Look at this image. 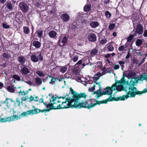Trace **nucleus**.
Returning <instances> with one entry per match:
<instances>
[{
    "label": "nucleus",
    "mask_w": 147,
    "mask_h": 147,
    "mask_svg": "<svg viewBox=\"0 0 147 147\" xmlns=\"http://www.w3.org/2000/svg\"><path fill=\"white\" fill-rule=\"evenodd\" d=\"M98 53V49L96 48L94 49L91 50L90 51V55L91 56L93 57L96 55Z\"/></svg>",
    "instance_id": "25"
},
{
    "label": "nucleus",
    "mask_w": 147,
    "mask_h": 147,
    "mask_svg": "<svg viewBox=\"0 0 147 147\" xmlns=\"http://www.w3.org/2000/svg\"><path fill=\"white\" fill-rule=\"evenodd\" d=\"M78 25L77 23H74L69 26L71 30H74L77 28Z\"/></svg>",
    "instance_id": "34"
},
{
    "label": "nucleus",
    "mask_w": 147,
    "mask_h": 147,
    "mask_svg": "<svg viewBox=\"0 0 147 147\" xmlns=\"http://www.w3.org/2000/svg\"><path fill=\"white\" fill-rule=\"evenodd\" d=\"M60 18L64 22H67L70 19V17L69 15L67 13L63 14L60 16Z\"/></svg>",
    "instance_id": "17"
},
{
    "label": "nucleus",
    "mask_w": 147,
    "mask_h": 147,
    "mask_svg": "<svg viewBox=\"0 0 147 147\" xmlns=\"http://www.w3.org/2000/svg\"><path fill=\"white\" fill-rule=\"evenodd\" d=\"M3 57L7 59L9 58L10 57L9 55L6 53H3Z\"/></svg>",
    "instance_id": "47"
},
{
    "label": "nucleus",
    "mask_w": 147,
    "mask_h": 147,
    "mask_svg": "<svg viewBox=\"0 0 147 147\" xmlns=\"http://www.w3.org/2000/svg\"><path fill=\"white\" fill-rule=\"evenodd\" d=\"M119 63L120 65L122 68H123L124 66V64L125 63V62L123 61H119Z\"/></svg>",
    "instance_id": "49"
},
{
    "label": "nucleus",
    "mask_w": 147,
    "mask_h": 147,
    "mask_svg": "<svg viewBox=\"0 0 147 147\" xmlns=\"http://www.w3.org/2000/svg\"><path fill=\"white\" fill-rule=\"evenodd\" d=\"M15 101L13 100L12 98H6L5 101L2 100L0 101V107L5 103L6 104L7 108L10 109L12 105L15 103Z\"/></svg>",
    "instance_id": "11"
},
{
    "label": "nucleus",
    "mask_w": 147,
    "mask_h": 147,
    "mask_svg": "<svg viewBox=\"0 0 147 147\" xmlns=\"http://www.w3.org/2000/svg\"><path fill=\"white\" fill-rule=\"evenodd\" d=\"M142 43V40L141 39H138L136 42V45L137 46H140Z\"/></svg>",
    "instance_id": "40"
},
{
    "label": "nucleus",
    "mask_w": 147,
    "mask_h": 147,
    "mask_svg": "<svg viewBox=\"0 0 147 147\" xmlns=\"http://www.w3.org/2000/svg\"><path fill=\"white\" fill-rule=\"evenodd\" d=\"M95 85H94L93 87H91V88H90L89 89V92H92L94 91L95 89Z\"/></svg>",
    "instance_id": "54"
},
{
    "label": "nucleus",
    "mask_w": 147,
    "mask_h": 147,
    "mask_svg": "<svg viewBox=\"0 0 147 147\" xmlns=\"http://www.w3.org/2000/svg\"><path fill=\"white\" fill-rule=\"evenodd\" d=\"M67 70V67L65 66H63L61 67L59 69V71L63 73L65 72Z\"/></svg>",
    "instance_id": "37"
},
{
    "label": "nucleus",
    "mask_w": 147,
    "mask_h": 147,
    "mask_svg": "<svg viewBox=\"0 0 147 147\" xmlns=\"http://www.w3.org/2000/svg\"><path fill=\"white\" fill-rule=\"evenodd\" d=\"M106 46L108 50L109 51H112L114 49V48L112 44L111 43H109L107 44L106 45Z\"/></svg>",
    "instance_id": "27"
},
{
    "label": "nucleus",
    "mask_w": 147,
    "mask_h": 147,
    "mask_svg": "<svg viewBox=\"0 0 147 147\" xmlns=\"http://www.w3.org/2000/svg\"><path fill=\"white\" fill-rule=\"evenodd\" d=\"M144 80L147 82V74L140 75L139 77H135L131 78L129 83L127 84L129 86L128 88L129 90L128 92H134L137 91L138 90L136 88L134 87L136 84L138 83L139 80L143 81Z\"/></svg>",
    "instance_id": "1"
},
{
    "label": "nucleus",
    "mask_w": 147,
    "mask_h": 147,
    "mask_svg": "<svg viewBox=\"0 0 147 147\" xmlns=\"http://www.w3.org/2000/svg\"><path fill=\"white\" fill-rule=\"evenodd\" d=\"M18 94L20 95L24 96L26 94L24 90H20V91L18 92Z\"/></svg>",
    "instance_id": "46"
},
{
    "label": "nucleus",
    "mask_w": 147,
    "mask_h": 147,
    "mask_svg": "<svg viewBox=\"0 0 147 147\" xmlns=\"http://www.w3.org/2000/svg\"><path fill=\"white\" fill-rule=\"evenodd\" d=\"M43 31L42 30H38L36 31L35 33V34H37L38 35V37L39 38H41V36H42L43 34Z\"/></svg>",
    "instance_id": "35"
},
{
    "label": "nucleus",
    "mask_w": 147,
    "mask_h": 147,
    "mask_svg": "<svg viewBox=\"0 0 147 147\" xmlns=\"http://www.w3.org/2000/svg\"><path fill=\"white\" fill-rule=\"evenodd\" d=\"M48 104H47L46 105V107L47 108H48L49 107V109H44L43 110V111L45 113L46 112H49L50 110H51L53 109V106H51L52 105V102H50Z\"/></svg>",
    "instance_id": "24"
},
{
    "label": "nucleus",
    "mask_w": 147,
    "mask_h": 147,
    "mask_svg": "<svg viewBox=\"0 0 147 147\" xmlns=\"http://www.w3.org/2000/svg\"><path fill=\"white\" fill-rule=\"evenodd\" d=\"M93 107H94L95 106H96L97 105H100L102 104H107V101L105 100H100V101H98L97 100H96V99L93 98Z\"/></svg>",
    "instance_id": "18"
},
{
    "label": "nucleus",
    "mask_w": 147,
    "mask_h": 147,
    "mask_svg": "<svg viewBox=\"0 0 147 147\" xmlns=\"http://www.w3.org/2000/svg\"><path fill=\"white\" fill-rule=\"evenodd\" d=\"M12 78L18 81H20L21 80L20 76L18 75H13L12 76Z\"/></svg>",
    "instance_id": "41"
},
{
    "label": "nucleus",
    "mask_w": 147,
    "mask_h": 147,
    "mask_svg": "<svg viewBox=\"0 0 147 147\" xmlns=\"http://www.w3.org/2000/svg\"><path fill=\"white\" fill-rule=\"evenodd\" d=\"M90 25L92 28H95L99 25V23L97 21H92L90 23Z\"/></svg>",
    "instance_id": "22"
},
{
    "label": "nucleus",
    "mask_w": 147,
    "mask_h": 147,
    "mask_svg": "<svg viewBox=\"0 0 147 147\" xmlns=\"http://www.w3.org/2000/svg\"><path fill=\"white\" fill-rule=\"evenodd\" d=\"M88 39L90 42H94L96 40V36L94 33H91L89 34Z\"/></svg>",
    "instance_id": "16"
},
{
    "label": "nucleus",
    "mask_w": 147,
    "mask_h": 147,
    "mask_svg": "<svg viewBox=\"0 0 147 147\" xmlns=\"http://www.w3.org/2000/svg\"><path fill=\"white\" fill-rule=\"evenodd\" d=\"M61 102L62 104L61 105V109L74 107L70 100V97H68L66 98L65 101H61Z\"/></svg>",
    "instance_id": "9"
},
{
    "label": "nucleus",
    "mask_w": 147,
    "mask_h": 147,
    "mask_svg": "<svg viewBox=\"0 0 147 147\" xmlns=\"http://www.w3.org/2000/svg\"><path fill=\"white\" fill-rule=\"evenodd\" d=\"M34 98L31 95L29 98L30 99V102L34 100Z\"/></svg>",
    "instance_id": "63"
},
{
    "label": "nucleus",
    "mask_w": 147,
    "mask_h": 147,
    "mask_svg": "<svg viewBox=\"0 0 147 147\" xmlns=\"http://www.w3.org/2000/svg\"><path fill=\"white\" fill-rule=\"evenodd\" d=\"M16 101L17 103H18V106H20V99L19 98H16Z\"/></svg>",
    "instance_id": "60"
},
{
    "label": "nucleus",
    "mask_w": 147,
    "mask_h": 147,
    "mask_svg": "<svg viewBox=\"0 0 147 147\" xmlns=\"http://www.w3.org/2000/svg\"><path fill=\"white\" fill-rule=\"evenodd\" d=\"M33 107L34 108V109L29 110L26 111L22 113L20 115V119L24 117H27L28 115H30L31 114L34 115V114H37L40 112L42 113L44 112V111H43V110H40L38 108H35L34 107Z\"/></svg>",
    "instance_id": "6"
},
{
    "label": "nucleus",
    "mask_w": 147,
    "mask_h": 147,
    "mask_svg": "<svg viewBox=\"0 0 147 147\" xmlns=\"http://www.w3.org/2000/svg\"><path fill=\"white\" fill-rule=\"evenodd\" d=\"M87 95L85 93H76L73 95L72 98L70 97V100L72 103L74 102V104L73 105L74 108H77L79 107V103H78L79 100L80 99L82 98H86Z\"/></svg>",
    "instance_id": "2"
},
{
    "label": "nucleus",
    "mask_w": 147,
    "mask_h": 147,
    "mask_svg": "<svg viewBox=\"0 0 147 147\" xmlns=\"http://www.w3.org/2000/svg\"><path fill=\"white\" fill-rule=\"evenodd\" d=\"M23 15L21 13H17L15 15V19H17L18 22H21L22 20H23Z\"/></svg>",
    "instance_id": "21"
},
{
    "label": "nucleus",
    "mask_w": 147,
    "mask_h": 147,
    "mask_svg": "<svg viewBox=\"0 0 147 147\" xmlns=\"http://www.w3.org/2000/svg\"><path fill=\"white\" fill-rule=\"evenodd\" d=\"M48 77L51 79V81L49 83L50 84H53L55 81H56V80H55V78H54V77L52 76H51L50 75H48L47 78H47Z\"/></svg>",
    "instance_id": "32"
},
{
    "label": "nucleus",
    "mask_w": 147,
    "mask_h": 147,
    "mask_svg": "<svg viewBox=\"0 0 147 147\" xmlns=\"http://www.w3.org/2000/svg\"><path fill=\"white\" fill-rule=\"evenodd\" d=\"M78 59V56H77V55H75L74 57L72 59V60H73V61H74V62H76L77 61Z\"/></svg>",
    "instance_id": "50"
},
{
    "label": "nucleus",
    "mask_w": 147,
    "mask_h": 147,
    "mask_svg": "<svg viewBox=\"0 0 147 147\" xmlns=\"http://www.w3.org/2000/svg\"><path fill=\"white\" fill-rule=\"evenodd\" d=\"M23 28L24 33L28 34L29 33L30 30L28 27L26 26H24Z\"/></svg>",
    "instance_id": "36"
},
{
    "label": "nucleus",
    "mask_w": 147,
    "mask_h": 147,
    "mask_svg": "<svg viewBox=\"0 0 147 147\" xmlns=\"http://www.w3.org/2000/svg\"><path fill=\"white\" fill-rule=\"evenodd\" d=\"M20 115H13V116L2 118H0V122H5L7 121H13L15 120H17L20 119Z\"/></svg>",
    "instance_id": "10"
},
{
    "label": "nucleus",
    "mask_w": 147,
    "mask_h": 147,
    "mask_svg": "<svg viewBox=\"0 0 147 147\" xmlns=\"http://www.w3.org/2000/svg\"><path fill=\"white\" fill-rule=\"evenodd\" d=\"M147 92V86L146 88L144 89L142 91H140L138 90L137 91L133 92H129V93H131L130 96V97H134L136 95H141Z\"/></svg>",
    "instance_id": "15"
},
{
    "label": "nucleus",
    "mask_w": 147,
    "mask_h": 147,
    "mask_svg": "<svg viewBox=\"0 0 147 147\" xmlns=\"http://www.w3.org/2000/svg\"><path fill=\"white\" fill-rule=\"evenodd\" d=\"M131 54L129 52H128L127 55L125 57V58L127 59H128L130 57V56Z\"/></svg>",
    "instance_id": "64"
},
{
    "label": "nucleus",
    "mask_w": 147,
    "mask_h": 147,
    "mask_svg": "<svg viewBox=\"0 0 147 147\" xmlns=\"http://www.w3.org/2000/svg\"><path fill=\"white\" fill-rule=\"evenodd\" d=\"M102 66V63L101 61H98L97 63V67L100 68Z\"/></svg>",
    "instance_id": "43"
},
{
    "label": "nucleus",
    "mask_w": 147,
    "mask_h": 147,
    "mask_svg": "<svg viewBox=\"0 0 147 147\" xmlns=\"http://www.w3.org/2000/svg\"><path fill=\"white\" fill-rule=\"evenodd\" d=\"M35 5L36 7H39L41 5L40 3L39 2H37L35 3Z\"/></svg>",
    "instance_id": "61"
},
{
    "label": "nucleus",
    "mask_w": 147,
    "mask_h": 147,
    "mask_svg": "<svg viewBox=\"0 0 147 147\" xmlns=\"http://www.w3.org/2000/svg\"><path fill=\"white\" fill-rule=\"evenodd\" d=\"M124 46L122 45L121 46L119 47L118 48V50L119 51H121L124 49Z\"/></svg>",
    "instance_id": "55"
},
{
    "label": "nucleus",
    "mask_w": 147,
    "mask_h": 147,
    "mask_svg": "<svg viewBox=\"0 0 147 147\" xmlns=\"http://www.w3.org/2000/svg\"><path fill=\"white\" fill-rule=\"evenodd\" d=\"M63 78L61 76L59 78H55V80H56V81L57 80H58L60 82L62 80Z\"/></svg>",
    "instance_id": "57"
},
{
    "label": "nucleus",
    "mask_w": 147,
    "mask_h": 147,
    "mask_svg": "<svg viewBox=\"0 0 147 147\" xmlns=\"http://www.w3.org/2000/svg\"><path fill=\"white\" fill-rule=\"evenodd\" d=\"M82 59H81L79 61L75 64V66L77 68H78L79 66V65L82 64V65L83 66H85L86 65V64H85L84 63H82Z\"/></svg>",
    "instance_id": "31"
},
{
    "label": "nucleus",
    "mask_w": 147,
    "mask_h": 147,
    "mask_svg": "<svg viewBox=\"0 0 147 147\" xmlns=\"http://www.w3.org/2000/svg\"><path fill=\"white\" fill-rule=\"evenodd\" d=\"M26 83L29 84L30 86L33 85L34 86H35V84H33V83L31 81H28Z\"/></svg>",
    "instance_id": "53"
},
{
    "label": "nucleus",
    "mask_w": 147,
    "mask_h": 147,
    "mask_svg": "<svg viewBox=\"0 0 147 147\" xmlns=\"http://www.w3.org/2000/svg\"><path fill=\"white\" fill-rule=\"evenodd\" d=\"M93 98L86 100L84 102L79 103V108H84L89 109L94 107Z\"/></svg>",
    "instance_id": "4"
},
{
    "label": "nucleus",
    "mask_w": 147,
    "mask_h": 147,
    "mask_svg": "<svg viewBox=\"0 0 147 147\" xmlns=\"http://www.w3.org/2000/svg\"><path fill=\"white\" fill-rule=\"evenodd\" d=\"M128 92H127V94L123 95L122 96H120L118 97L115 98L114 97H113L112 94L109 95V97L108 98L105 100L107 101V103L108 102H111L113 101H118L119 100H124L127 99L129 97H130L129 95L130 96L131 93H129Z\"/></svg>",
    "instance_id": "7"
},
{
    "label": "nucleus",
    "mask_w": 147,
    "mask_h": 147,
    "mask_svg": "<svg viewBox=\"0 0 147 147\" xmlns=\"http://www.w3.org/2000/svg\"><path fill=\"white\" fill-rule=\"evenodd\" d=\"M18 6L23 12L26 13L28 12L29 7L27 3L24 2H21L19 3Z\"/></svg>",
    "instance_id": "14"
},
{
    "label": "nucleus",
    "mask_w": 147,
    "mask_h": 147,
    "mask_svg": "<svg viewBox=\"0 0 147 147\" xmlns=\"http://www.w3.org/2000/svg\"><path fill=\"white\" fill-rule=\"evenodd\" d=\"M102 88L100 86V87L99 88V89H98L97 91H94V93H93V94H96L97 95L99 94H100V91L101 89Z\"/></svg>",
    "instance_id": "45"
},
{
    "label": "nucleus",
    "mask_w": 147,
    "mask_h": 147,
    "mask_svg": "<svg viewBox=\"0 0 147 147\" xmlns=\"http://www.w3.org/2000/svg\"><path fill=\"white\" fill-rule=\"evenodd\" d=\"M119 65L115 64L114 67V68L115 70L118 69L119 68Z\"/></svg>",
    "instance_id": "58"
},
{
    "label": "nucleus",
    "mask_w": 147,
    "mask_h": 147,
    "mask_svg": "<svg viewBox=\"0 0 147 147\" xmlns=\"http://www.w3.org/2000/svg\"><path fill=\"white\" fill-rule=\"evenodd\" d=\"M33 46L36 49L39 48L41 46V43L40 42L38 41H34L32 43Z\"/></svg>",
    "instance_id": "23"
},
{
    "label": "nucleus",
    "mask_w": 147,
    "mask_h": 147,
    "mask_svg": "<svg viewBox=\"0 0 147 147\" xmlns=\"http://www.w3.org/2000/svg\"><path fill=\"white\" fill-rule=\"evenodd\" d=\"M48 35L50 37L54 38L56 36L57 33L55 31L52 30L49 32Z\"/></svg>",
    "instance_id": "26"
},
{
    "label": "nucleus",
    "mask_w": 147,
    "mask_h": 147,
    "mask_svg": "<svg viewBox=\"0 0 147 147\" xmlns=\"http://www.w3.org/2000/svg\"><path fill=\"white\" fill-rule=\"evenodd\" d=\"M143 26L140 24L139 23L136 26V31L133 30L131 33H134L136 34L140 35L143 33Z\"/></svg>",
    "instance_id": "13"
},
{
    "label": "nucleus",
    "mask_w": 147,
    "mask_h": 147,
    "mask_svg": "<svg viewBox=\"0 0 147 147\" xmlns=\"http://www.w3.org/2000/svg\"><path fill=\"white\" fill-rule=\"evenodd\" d=\"M17 60L21 64V65H24L26 61V59L24 56H19L17 59Z\"/></svg>",
    "instance_id": "19"
},
{
    "label": "nucleus",
    "mask_w": 147,
    "mask_h": 147,
    "mask_svg": "<svg viewBox=\"0 0 147 147\" xmlns=\"http://www.w3.org/2000/svg\"><path fill=\"white\" fill-rule=\"evenodd\" d=\"M105 15L106 18H108L111 16V14L108 11H106L105 12Z\"/></svg>",
    "instance_id": "42"
},
{
    "label": "nucleus",
    "mask_w": 147,
    "mask_h": 147,
    "mask_svg": "<svg viewBox=\"0 0 147 147\" xmlns=\"http://www.w3.org/2000/svg\"><path fill=\"white\" fill-rule=\"evenodd\" d=\"M107 42V40L106 38L104 37L102 38L101 40H100V43L101 44H104Z\"/></svg>",
    "instance_id": "38"
},
{
    "label": "nucleus",
    "mask_w": 147,
    "mask_h": 147,
    "mask_svg": "<svg viewBox=\"0 0 147 147\" xmlns=\"http://www.w3.org/2000/svg\"><path fill=\"white\" fill-rule=\"evenodd\" d=\"M36 73L40 77L44 76H45V74L41 71H37L36 72Z\"/></svg>",
    "instance_id": "39"
},
{
    "label": "nucleus",
    "mask_w": 147,
    "mask_h": 147,
    "mask_svg": "<svg viewBox=\"0 0 147 147\" xmlns=\"http://www.w3.org/2000/svg\"><path fill=\"white\" fill-rule=\"evenodd\" d=\"M143 35L145 37H147V30L144 31L143 34Z\"/></svg>",
    "instance_id": "62"
},
{
    "label": "nucleus",
    "mask_w": 147,
    "mask_h": 147,
    "mask_svg": "<svg viewBox=\"0 0 147 147\" xmlns=\"http://www.w3.org/2000/svg\"><path fill=\"white\" fill-rule=\"evenodd\" d=\"M3 28L7 29L9 28L10 26L9 25H7L5 23H3Z\"/></svg>",
    "instance_id": "51"
},
{
    "label": "nucleus",
    "mask_w": 147,
    "mask_h": 147,
    "mask_svg": "<svg viewBox=\"0 0 147 147\" xmlns=\"http://www.w3.org/2000/svg\"><path fill=\"white\" fill-rule=\"evenodd\" d=\"M34 81L35 82V86H36L38 87L41 85L42 83V81L41 79L39 77L35 78Z\"/></svg>",
    "instance_id": "20"
},
{
    "label": "nucleus",
    "mask_w": 147,
    "mask_h": 147,
    "mask_svg": "<svg viewBox=\"0 0 147 147\" xmlns=\"http://www.w3.org/2000/svg\"><path fill=\"white\" fill-rule=\"evenodd\" d=\"M20 67V71L22 75L26 76L30 73L29 69L25 65H21Z\"/></svg>",
    "instance_id": "12"
},
{
    "label": "nucleus",
    "mask_w": 147,
    "mask_h": 147,
    "mask_svg": "<svg viewBox=\"0 0 147 147\" xmlns=\"http://www.w3.org/2000/svg\"><path fill=\"white\" fill-rule=\"evenodd\" d=\"M110 0H103L104 4L106 5L110 3Z\"/></svg>",
    "instance_id": "59"
},
{
    "label": "nucleus",
    "mask_w": 147,
    "mask_h": 147,
    "mask_svg": "<svg viewBox=\"0 0 147 147\" xmlns=\"http://www.w3.org/2000/svg\"><path fill=\"white\" fill-rule=\"evenodd\" d=\"M132 35L131 34L127 38V42H129L133 39L134 36H135L136 34L134 33H132Z\"/></svg>",
    "instance_id": "33"
},
{
    "label": "nucleus",
    "mask_w": 147,
    "mask_h": 147,
    "mask_svg": "<svg viewBox=\"0 0 147 147\" xmlns=\"http://www.w3.org/2000/svg\"><path fill=\"white\" fill-rule=\"evenodd\" d=\"M123 88V85H117L116 84H114L111 87H107L104 89V91L102 92L103 95H110L112 94L113 90L116 89L119 91H121Z\"/></svg>",
    "instance_id": "3"
},
{
    "label": "nucleus",
    "mask_w": 147,
    "mask_h": 147,
    "mask_svg": "<svg viewBox=\"0 0 147 147\" xmlns=\"http://www.w3.org/2000/svg\"><path fill=\"white\" fill-rule=\"evenodd\" d=\"M32 54L30 56L31 60L34 62H36L40 61H42L43 59V56L40 52H37L31 53V52L30 54Z\"/></svg>",
    "instance_id": "5"
},
{
    "label": "nucleus",
    "mask_w": 147,
    "mask_h": 147,
    "mask_svg": "<svg viewBox=\"0 0 147 147\" xmlns=\"http://www.w3.org/2000/svg\"><path fill=\"white\" fill-rule=\"evenodd\" d=\"M120 80V82H121V84H124L126 82L125 80L124 79L123 77Z\"/></svg>",
    "instance_id": "52"
},
{
    "label": "nucleus",
    "mask_w": 147,
    "mask_h": 147,
    "mask_svg": "<svg viewBox=\"0 0 147 147\" xmlns=\"http://www.w3.org/2000/svg\"><path fill=\"white\" fill-rule=\"evenodd\" d=\"M5 4L6 5V7H7L10 11L12 10L13 9V6L12 4L10 2L7 1Z\"/></svg>",
    "instance_id": "28"
},
{
    "label": "nucleus",
    "mask_w": 147,
    "mask_h": 147,
    "mask_svg": "<svg viewBox=\"0 0 147 147\" xmlns=\"http://www.w3.org/2000/svg\"><path fill=\"white\" fill-rule=\"evenodd\" d=\"M115 24H111L109 27V29L110 30L113 29L115 27Z\"/></svg>",
    "instance_id": "44"
},
{
    "label": "nucleus",
    "mask_w": 147,
    "mask_h": 147,
    "mask_svg": "<svg viewBox=\"0 0 147 147\" xmlns=\"http://www.w3.org/2000/svg\"><path fill=\"white\" fill-rule=\"evenodd\" d=\"M67 39L66 37L65 36L63 38L62 41V42L63 44H65L67 43Z\"/></svg>",
    "instance_id": "48"
},
{
    "label": "nucleus",
    "mask_w": 147,
    "mask_h": 147,
    "mask_svg": "<svg viewBox=\"0 0 147 147\" xmlns=\"http://www.w3.org/2000/svg\"><path fill=\"white\" fill-rule=\"evenodd\" d=\"M7 90L9 92H13L15 91L14 88V85L9 86L7 87Z\"/></svg>",
    "instance_id": "30"
},
{
    "label": "nucleus",
    "mask_w": 147,
    "mask_h": 147,
    "mask_svg": "<svg viewBox=\"0 0 147 147\" xmlns=\"http://www.w3.org/2000/svg\"><path fill=\"white\" fill-rule=\"evenodd\" d=\"M91 8V6L90 5H87L84 6V11L85 12L89 11Z\"/></svg>",
    "instance_id": "29"
},
{
    "label": "nucleus",
    "mask_w": 147,
    "mask_h": 147,
    "mask_svg": "<svg viewBox=\"0 0 147 147\" xmlns=\"http://www.w3.org/2000/svg\"><path fill=\"white\" fill-rule=\"evenodd\" d=\"M57 97H54L53 95L50 99V102H52V105L54 109H61V105L59 104L60 103L61 101L59 100H57Z\"/></svg>",
    "instance_id": "8"
},
{
    "label": "nucleus",
    "mask_w": 147,
    "mask_h": 147,
    "mask_svg": "<svg viewBox=\"0 0 147 147\" xmlns=\"http://www.w3.org/2000/svg\"><path fill=\"white\" fill-rule=\"evenodd\" d=\"M133 63L136 64H137L138 63V60L134 58L133 59Z\"/></svg>",
    "instance_id": "56"
}]
</instances>
